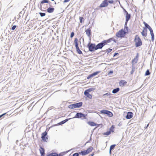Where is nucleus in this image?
<instances>
[{
    "label": "nucleus",
    "mask_w": 156,
    "mask_h": 156,
    "mask_svg": "<svg viewBox=\"0 0 156 156\" xmlns=\"http://www.w3.org/2000/svg\"><path fill=\"white\" fill-rule=\"evenodd\" d=\"M134 41L135 43V45L136 47L140 46L142 44V41L138 35L135 36Z\"/></svg>",
    "instance_id": "1"
},
{
    "label": "nucleus",
    "mask_w": 156,
    "mask_h": 156,
    "mask_svg": "<svg viewBox=\"0 0 156 156\" xmlns=\"http://www.w3.org/2000/svg\"><path fill=\"white\" fill-rule=\"evenodd\" d=\"M93 150L92 147H89L86 150L82 151L79 152L80 154L82 156L85 155L91 152Z\"/></svg>",
    "instance_id": "2"
},
{
    "label": "nucleus",
    "mask_w": 156,
    "mask_h": 156,
    "mask_svg": "<svg viewBox=\"0 0 156 156\" xmlns=\"http://www.w3.org/2000/svg\"><path fill=\"white\" fill-rule=\"evenodd\" d=\"M126 34L125 31L123 29H122L116 33V35L118 37L122 38L125 36Z\"/></svg>",
    "instance_id": "3"
},
{
    "label": "nucleus",
    "mask_w": 156,
    "mask_h": 156,
    "mask_svg": "<svg viewBox=\"0 0 156 156\" xmlns=\"http://www.w3.org/2000/svg\"><path fill=\"white\" fill-rule=\"evenodd\" d=\"M78 39L76 38H75L74 40V43L75 44V47L76 49V51L78 54H81L82 53V51L80 49V48L78 47Z\"/></svg>",
    "instance_id": "4"
},
{
    "label": "nucleus",
    "mask_w": 156,
    "mask_h": 156,
    "mask_svg": "<svg viewBox=\"0 0 156 156\" xmlns=\"http://www.w3.org/2000/svg\"><path fill=\"white\" fill-rule=\"evenodd\" d=\"M87 46L89 50L90 51L92 52L97 50L96 45L94 44L89 43Z\"/></svg>",
    "instance_id": "5"
},
{
    "label": "nucleus",
    "mask_w": 156,
    "mask_h": 156,
    "mask_svg": "<svg viewBox=\"0 0 156 156\" xmlns=\"http://www.w3.org/2000/svg\"><path fill=\"white\" fill-rule=\"evenodd\" d=\"M100 112L101 113L107 114L110 117H112L113 116V113L111 112L108 110H103L101 111Z\"/></svg>",
    "instance_id": "6"
},
{
    "label": "nucleus",
    "mask_w": 156,
    "mask_h": 156,
    "mask_svg": "<svg viewBox=\"0 0 156 156\" xmlns=\"http://www.w3.org/2000/svg\"><path fill=\"white\" fill-rule=\"evenodd\" d=\"M47 132L45 131L41 134V138L44 142H47V140H48V137L47 136Z\"/></svg>",
    "instance_id": "7"
},
{
    "label": "nucleus",
    "mask_w": 156,
    "mask_h": 156,
    "mask_svg": "<svg viewBox=\"0 0 156 156\" xmlns=\"http://www.w3.org/2000/svg\"><path fill=\"white\" fill-rule=\"evenodd\" d=\"M108 5V2L107 0H104L99 6L100 8L107 7Z\"/></svg>",
    "instance_id": "8"
},
{
    "label": "nucleus",
    "mask_w": 156,
    "mask_h": 156,
    "mask_svg": "<svg viewBox=\"0 0 156 156\" xmlns=\"http://www.w3.org/2000/svg\"><path fill=\"white\" fill-rule=\"evenodd\" d=\"M124 11L126 14L125 23H127L130 18L131 15L130 14H129L128 12L125 9H124Z\"/></svg>",
    "instance_id": "9"
},
{
    "label": "nucleus",
    "mask_w": 156,
    "mask_h": 156,
    "mask_svg": "<svg viewBox=\"0 0 156 156\" xmlns=\"http://www.w3.org/2000/svg\"><path fill=\"white\" fill-rule=\"evenodd\" d=\"M86 116V115H85V114H83L81 113H77L75 116L74 118H81L82 117H83L84 118H85V117Z\"/></svg>",
    "instance_id": "10"
},
{
    "label": "nucleus",
    "mask_w": 156,
    "mask_h": 156,
    "mask_svg": "<svg viewBox=\"0 0 156 156\" xmlns=\"http://www.w3.org/2000/svg\"><path fill=\"white\" fill-rule=\"evenodd\" d=\"M143 37H146L147 35V30L146 27H143L142 31L141 32Z\"/></svg>",
    "instance_id": "11"
},
{
    "label": "nucleus",
    "mask_w": 156,
    "mask_h": 156,
    "mask_svg": "<svg viewBox=\"0 0 156 156\" xmlns=\"http://www.w3.org/2000/svg\"><path fill=\"white\" fill-rule=\"evenodd\" d=\"M105 44L104 41L101 43L98 44L96 45L97 50L99 49H101L104 46Z\"/></svg>",
    "instance_id": "12"
},
{
    "label": "nucleus",
    "mask_w": 156,
    "mask_h": 156,
    "mask_svg": "<svg viewBox=\"0 0 156 156\" xmlns=\"http://www.w3.org/2000/svg\"><path fill=\"white\" fill-rule=\"evenodd\" d=\"M100 72L99 71H97L96 72H94V73H93L90 75H89L87 76V79H89L90 78L92 77L95 76V75H97V74H98Z\"/></svg>",
    "instance_id": "13"
},
{
    "label": "nucleus",
    "mask_w": 156,
    "mask_h": 156,
    "mask_svg": "<svg viewBox=\"0 0 156 156\" xmlns=\"http://www.w3.org/2000/svg\"><path fill=\"white\" fill-rule=\"evenodd\" d=\"M85 32L86 34L88 37H90L91 36V31L90 28H88L85 30Z\"/></svg>",
    "instance_id": "14"
},
{
    "label": "nucleus",
    "mask_w": 156,
    "mask_h": 156,
    "mask_svg": "<svg viewBox=\"0 0 156 156\" xmlns=\"http://www.w3.org/2000/svg\"><path fill=\"white\" fill-rule=\"evenodd\" d=\"M39 150L41 156H44L45 155V150L44 148L41 147H40Z\"/></svg>",
    "instance_id": "15"
},
{
    "label": "nucleus",
    "mask_w": 156,
    "mask_h": 156,
    "mask_svg": "<svg viewBox=\"0 0 156 156\" xmlns=\"http://www.w3.org/2000/svg\"><path fill=\"white\" fill-rule=\"evenodd\" d=\"M138 54H137L136 55L132 61V63L133 64H135L137 62L138 60Z\"/></svg>",
    "instance_id": "16"
},
{
    "label": "nucleus",
    "mask_w": 156,
    "mask_h": 156,
    "mask_svg": "<svg viewBox=\"0 0 156 156\" xmlns=\"http://www.w3.org/2000/svg\"><path fill=\"white\" fill-rule=\"evenodd\" d=\"M115 39L113 38H111L107 40L103 41L105 45L107 44L108 43L111 42L112 41H115Z\"/></svg>",
    "instance_id": "17"
},
{
    "label": "nucleus",
    "mask_w": 156,
    "mask_h": 156,
    "mask_svg": "<svg viewBox=\"0 0 156 156\" xmlns=\"http://www.w3.org/2000/svg\"><path fill=\"white\" fill-rule=\"evenodd\" d=\"M127 83V82L124 80H122L119 82V84L120 86L123 87Z\"/></svg>",
    "instance_id": "18"
},
{
    "label": "nucleus",
    "mask_w": 156,
    "mask_h": 156,
    "mask_svg": "<svg viewBox=\"0 0 156 156\" xmlns=\"http://www.w3.org/2000/svg\"><path fill=\"white\" fill-rule=\"evenodd\" d=\"M133 116V113L131 112H128L127 113V114L126 116V118L127 119H130Z\"/></svg>",
    "instance_id": "19"
},
{
    "label": "nucleus",
    "mask_w": 156,
    "mask_h": 156,
    "mask_svg": "<svg viewBox=\"0 0 156 156\" xmlns=\"http://www.w3.org/2000/svg\"><path fill=\"white\" fill-rule=\"evenodd\" d=\"M143 23L144 24L145 27L147 29V28L148 29V30H149V31L151 30H152V28L147 23H146L145 22H144Z\"/></svg>",
    "instance_id": "20"
},
{
    "label": "nucleus",
    "mask_w": 156,
    "mask_h": 156,
    "mask_svg": "<svg viewBox=\"0 0 156 156\" xmlns=\"http://www.w3.org/2000/svg\"><path fill=\"white\" fill-rule=\"evenodd\" d=\"M150 34L151 36V40L152 41H153L154 39V34L153 32V30H150Z\"/></svg>",
    "instance_id": "21"
},
{
    "label": "nucleus",
    "mask_w": 156,
    "mask_h": 156,
    "mask_svg": "<svg viewBox=\"0 0 156 156\" xmlns=\"http://www.w3.org/2000/svg\"><path fill=\"white\" fill-rule=\"evenodd\" d=\"M76 108H80L82 105L83 103L82 102H80L77 103L75 104Z\"/></svg>",
    "instance_id": "22"
},
{
    "label": "nucleus",
    "mask_w": 156,
    "mask_h": 156,
    "mask_svg": "<svg viewBox=\"0 0 156 156\" xmlns=\"http://www.w3.org/2000/svg\"><path fill=\"white\" fill-rule=\"evenodd\" d=\"M54 9L53 8H49L47 9V12L48 13H52L54 12Z\"/></svg>",
    "instance_id": "23"
},
{
    "label": "nucleus",
    "mask_w": 156,
    "mask_h": 156,
    "mask_svg": "<svg viewBox=\"0 0 156 156\" xmlns=\"http://www.w3.org/2000/svg\"><path fill=\"white\" fill-rule=\"evenodd\" d=\"M84 94L85 96H87L89 98L91 99L92 98V96L89 93H88V92H84Z\"/></svg>",
    "instance_id": "24"
},
{
    "label": "nucleus",
    "mask_w": 156,
    "mask_h": 156,
    "mask_svg": "<svg viewBox=\"0 0 156 156\" xmlns=\"http://www.w3.org/2000/svg\"><path fill=\"white\" fill-rule=\"evenodd\" d=\"M115 128V126L114 125H112L111 127L110 128L109 131H111V132H114V129Z\"/></svg>",
    "instance_id": "25"
},
{
    "label": "nucleus",
    "mask_w": 156,
    "mask_h": 156,
    "mask_svg": "<svg viewBox=\"0 0 156 156\" xmlns=\"http://www.w3.org/2000/svg\"><path fill=\"white\" fill-rule=\"evenodd\" d=\"M119 90V88L117 87L116 89H114L113 90L112 92L113 94H115L118 92Z\"/></svg>",
    "instance_id": "26"
},
{
    "label": "nucleus",
    "mask_w": 156,
    "mask_h": 156,
    "mask_svg": "<svg viewBox=\"0 0 156 156\" xmlns=\"http://www.w3.org/2000/svg\"><path fill=\"white\" fill-rule=\"evenodd\" d=\"M47 156H60V155H58L56 153H53L48 154Z\"/></svg>",
    "instance_id": "27"
},
{
    "label": "nucleus",
    "mask_w": 156,
    "mask_h": 156,
    "mask_svg": "<svg viewBox=\"0 0 156 156\" xmlns=\"http://www.w3.org/2000/svg\"><path fill=\"white\" fill-rule=\"evenodd\" d=\"M88 124L91 126H95L96 125V124L92 122H88Z\"/></svg>",
    "instance_id": "28"
},
{
    "label": "nucleus",
    "mask_w": 156,
    "mask_h": 156,
    "mask_svg": "<svg viewBox=\"0 0 156 156\" xmlns=\"http://www.w3.org/2000/svg\"><path fill=\"white\" fill-rule=\"evenodd\" d=\"M68 107L69 108L71 109H73L76 108L75 104L69 105L68 106Z\"/></svg>",
    "instance_id": "29"
},
{
    "label": "nucleus",
    "mask_w": 156,
    "mask_h": 156,
    "mask_svg": "<svg viewBox=\"0 0 156 156\" xmlns=\"http://www.w3.org/2000/svg\"><path fill=\"white\" fill-rule=\"evenodd\" d=\"M68 120H69L68 119H66L65 120L63 121H61V122L59 123H58V125H62V124H63L64 123H65L66 122H67Z\"/></svg>",
    "instance_id": "30"
},
{
    "label": "nucleus",
    "mask_w": 156,
    "mask_h": 156,
    "mask_svg": "<svg viewBox=\"0 0 156 156\" xmlns=\"http://www.w3.org/2000/svg\"><path fill=\"white\" fill-rule=\"evenodd\" d=\"M111 133V131H108L103 133V135H104L108 136Z\"/></svg>",
    "instance_id": "31"
},
{
    "label": "nucleus",
    "mask_w": 156,
    "mask_h": 156,
    "mask_svg": "<svg viewBox=\"0 0 156 156\" xmlns=\"http://www.w3.org/2000/svg\"><path fill=\"white\" fill-rule=\"evenodd\" d=\"M115 146V144H113V145H112L110 146V153H111V151L112 149H113L114 148Z\"/></svg>",
    "instance_id": "32"
},
{
    "label": "nucleus",
    "mask_w": 156,
    "mask_h": 156,
    "mask_svg": "<svg viewBox=\"0 0 156 156\" xmlns=\"http://www.w3.org/2000/svg\"><path fill=\"white\" fill-rule=\"evenodd\" d=\"M48 2L49 1L48 0H43L41 1L40 4V5H41L42 4H43L44 3H48Z\"/></svg>",
    "instance_id": "33"
},
{
    "label": "nucleus",
    "mask_w": 156,
    "mask_h": 156,
    "mask_svg": "<svg viewBox=\"0 0 156 156\" xmlns=\"http://www.w3.org/2000/svg\"><path fill=\"white\" fill-rule=\"evenodd\" d=\"M93 90L92 88H89L85 90L84 92H88L89 93V92L92 91Z\"/></svg>",
    "instance_id": "34"
},
{
    "label": "nucleus",
    "mask_w": 156,
    "mask_h": 156,
    "mask_svg": "<svg viewBox=\"0 0 156 156\" xmlns=\"http://www.w3.org/2000/svg\"><path fill=\"white\" fill-rule=\"evenodd\" d=\"M150 74V73L149 72V70L148 69L146 71L145 73V75L146 76H147V75H149Z\"/></svg>",
    "instance_id": "35"
},
{
    "label": "nucleus",
    "mask_w": 156,
    "mask_h": 156,
    "mask_svg": "<svg viewBox=\"0 0 156 156\" xmlns=\"http://www.w3.org/2000/svg\"><path fill=\"white\" fill-rule=\"evenodd\" d=\"M112 51V49L110 48H108L106 50V52L108 54L111 52Z\"/></svg>",
    "instance_id": "36"
},
{
    "label": "nucleus",
    "mask_w": 156,
    "mask_h": 156,
    "mask_svg": "<svg viewBox=\"0 0 156 156\" xmlns=\"http://www.w3.org/2000/svg\"><path fill=\"white\" fill-rule=\"evenodd\" d=\"M80 23H82V21H83V17H80L79 18Z\"/></svg>",
    "instance_id": "37"
},
{
    "label": "nucleus",
    "mask_w": 156,
    "mask_h": 156,
    "mask_svg": "<svg viewBox=\"0 0 156 156\" xmlns=\"http://www.w3.org/2000/svg\"><path fill=\"white\" fill-rule=\"evenodd\" d=\"M41 16H43L45 15V14L44 13L40 12L39 13Z\"/></svg>",
    "instance_id": "38"
},
{
    "label": "nucleus",
    "mask_w": 156,
    "mask_h": 156,
    "mask_svg": "<svg viewBox=\"0 0 156 156\" xmlns=\"http://www.w3.org/2000/svg\"><path fill=\"white\" fill-rule=\"evenodd\" d=\"M79 153H76L73 154V156H79Z\"/></svg>",
    "instance_id": "39"
},
{
    "label": "nucleus",
    "mask_w": 156,
    "mask_h": 156,
    "mask_svg": "<svg viewBox=\"0 0 156 156\" xmlns=\"http://www.w3.org/2000/svg\"><path fill=\"white\" fill-rule=\"evenodd\" d=\"M111 94L110 93H106L105 94H104L103 95V96L105 95H107V96H110L111 95Z\"/></svg>",
    "instance_id": "40"
},
{
    "label": "nucleus",
    "mask_w": 156,
    "mask_h": 156,
    "mask_svg": "<svg viewBox=\"0 0 156 156\" xmlns=\"http://www.w3.org/2000/svg\"><path fill=\"white\" fill-rule=\"evenodd\" d=\"M108 3L110 4H112L114 3V1L112 0L108 1Z\"/></svg>",
    "instance_id": "41"
},
{
    "label": "nucleus",
    "mask_w": 156,
    "mask_h": 156,
    "mask_svg": "<svg viewBox=\"0 0 156 156\" xmlns=\"http://www.w3.org/2000/svg\"><path fill=\"white\" fill-rule=\"evenodd\" d=\"M74 33L73 32H72V33H71V34L70 37L71 38L73 37V36H74Z\"/></svg>",
    "instance_id": "42"
},
{
    "label": "nucleus",
    "mask_w": 156,
    "mask_h": 156,
    "mask_svg": "<svg viewBox=\"0 0 156 156\" xmlns=\"http://www.w3.org/2000/svg\"><path fill=\"white\" fill-rule=\"evenodd\" d=\"M16 26L15 25H14L12 27V30H15V29L16 28Z\"/></svg>",
    "instance_id": "43"
},
{
    "label": "nucleus",
    "mask_w": 156,
    "mask_h": 156,
    "mask_svg": "<svg viewBox=\"0 0 156 156\" xmlns=\"http://www.w3.org/2000/svg\"><path fill=\"white\" fill-rule=\"evenodd\" d=\"M70 0H64V2L66 3L68 2H69Z\"/></svg>",
    "instance_id": "44"
},
{
    "label": "nucleus",
    "mask_w": 156,
    "mask_h": 156,
    "mask_svg": "<svg viewBox=\"0 0 156 156\" xmlns=\"http://www.w3.org/2000/svg\"><path fill=\"white\" fill-rule=\"evenodd\" d=\"M6 114V113H4L2 115H0V118L2 117L3 115H4Z\"/></svg>",
    "instance_id": "45"
},
{
    "label": "nucleus",
    "mask_w": 156,
    "mask_h": 156,
    "mask_svg": "<svg viewBox=\"0 0 156 156\" xmlns=\"http://www.w3.org/2000/svg\"><path fill=\"white\" fill-rule=\"evenodd\" d=\"M113 73V71H110L109 72V73L108 74H111V73Z\"/></svg>",
    "instance_id": "46"
},
{
    "label": "nucleus",
    "mask_w": 156,
    "mask_h": 156,
    "mask_svg": "<svg viewBox=\"0 0 156 156\" xmlns=\"http://www.w3.org/2000/svg\"><path fill=\"white\" fill-rule=\"evenodd\" d=\"M118 54V53H115L113 56L114 57L116 55H117Z\"/></svg>",
    "instance_id": "47"
},
{
    "label": "nucleus",
    "mask_w": 156,
    "mask_h": 156,
    "mask_svg": "<svg viewBox=\"0 0 156 156\" xmlns=\"http://www.w3.org/2000/svg\"><path fill=\"white\" fill-rule=\"evenodd\" d=\"M94 155V154L93 153V154H90L89 155V156H93Z\"/></svg>",
    "instance_id": "48"
},
{
    "label": "nucleus",
    "mask_w": 156,
    "mask_h": 156,
    "mask_svg": "<svg viewBox=\"0 0 156 156\" xmlns=\"http://www.w3.org/2000/svg\"><path fill=\"white\" fill-rule=\"evenodd\" d=\"M51 1H53L54 0H51Z\"/></svg>",
    "instance_id": "49"
}]
</instances>
